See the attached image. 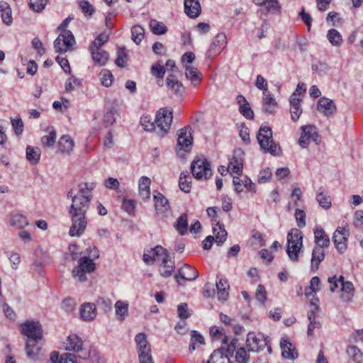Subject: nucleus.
I'll return each instance as SVG.
<instances>
[{"label": "nucleus", "instance_id": "obj_62", "mask_svg": "<svg viewBox=\"0 0 363 363\" xmlns=\"http://www.w3.org/2000/svg\"><path fill=\"white\" fill-rule=\"evenodd\" d=\"M80 86L81 80L72 76L66 82L65 89L67 91H72Z\"/></svg>", "mask_w": 363, "mask_h": 363}, {"label": "nucleus", "instance_id": "obj_27", "mask_svg": "<svg viewBox=\"0 0 363 363\" xmlns=\"http://www.w3.org/2000/svg\"><path fill=\"white\" fill-rule=\"evenodd\" d=\"M135 342L138 345V356L151 353L150 346L145 333H140L136 335Z\"/></svg>", "mask_w": 363, "mask_h": 363}, {"label": "nucleus", "instance_id": "obj_17", "mask_svg": "<svg viewBox=\"0 0 363 363\" xmlns=\"http://www.w3.org/2000/svg\"><path fill=\"white\" fill-rule=\"evenodd\" d=\"M254 2L259 6H264V9H259V12L264 15L269 12L277 13L281 10L278 0H254Z\"/></svg>", "mask_w": 363, "mask_h": 363}, {"label": "nucleus", "instance_id": "obj_39", "mask_svg": "<svg viewBox=\"0 0 363 363\" xmlns=\"http://www.w3.org/2000/svg\"><path fill=\"white\" fill-rule=\"evenodd\" d=\"M140 123L145 130L149 132L154 131L157 133V127L155 118L153 119L150 116H143L140 118Z\"/></svg>", "mask_w": 363, "mask_h": 363}, {"label": "nucleus", "instance_id": "obj_56", "mask_svg": "<svg viewBox=\"0 0 363 363\" xmlns=\"http://www.w3.org/2000/svg\"><path fill=\"white\" fill-rule=\"evenodd\" d=\"M126 57L127 53L125 52V48H119L117 51V58L115 60L116 65L121 68L125 67L126 65L125 60Z\"/></svg>", "mask_w": 363, "mask_h": 363}, {"label": "nucleus", "instance_id": "obj_4", "mask_svg": "<svg viewBox=\"0 0 363 363\" xmlns=\"http://www.w3.org/2000/svg\"><path fill=\"white\" fill-rule=\"evenodd\" d=\"M173 118V111L171 108H160L156 113L157 135L162 138L167 135L171 127Z\"/></svg>", "mask_w": 363, "mask_h": 363}, {"label": "nucleus", "instance_id": "obj_63", "mask_svg": "<svg viewBox=\"0 0 363 363\" xmlns=\"http://www.w3.org/2000/svg\"><path fill=\"white\" fill-rule=\"evenodd\" d=\"M239 111L247 119H253L254 113L250 108L249 103H246L244 106H240Z\"/></svg>", "mask_w": 363, "mask_h": 363}, {"label": "nucleus", "instance_id": "obj_52", "mask_svg": "<svg viewBox=\"0 0 363 363\" xmlns=\"http://www.w3.org/2000/svg\"><path fill=\"white\" fill-rule=\"evenodd\" d=\"M308 318L310 321V323L308 326L307 333L308 335H312L313 331L315 328H320L321 327V324L320 322L315 320V313L313 310L310 311L308 313Z\"/></svg>", "mask_w": 363, "mask_h": 363}, {"label": "nucleus", "instance_id": "obj_15", "mask_svg": "<svg viewBox=\"0 0 363 363\" xmlns=\"http://www.w3.org/2000/svg\"><path fill=\"white\" fill-rule=\"evenodd\" d=\"M226 36L223 33H218L213 39L208 52L207 55L209 57L219 54L222 49L226 45Z\"/></svg>", "mask_w": 363, "mask_h": 363}, {"label": "nucleus", "instance_id": "obj_25", "mask_svg": "<svg viewBox=\"0 0 363 363\" xmlns=\"http://www.w3.org/2000/svg\"><path fill=\"white\" fill-rule=\"evenodd\" d=\"M263 111L269 114L274 113L277 108V103L273 95L270 92H263Z\"/></svg>", "mask_w": 363, "mask_h": 363}, {"label": "nucleus", "instance_id": "obj_16", "mask_svg": "<svg viewBox=\"0 0 363 363\" xmlns=\"http://www.w3.org/2000/svg\"><path fill=\"white\" fill-rule=\"evenodd\" d=\"M243 152L240 150H235L234 152L233 156L228 164V170L230 173H236L240 174L242 172L243 168Z\"/></svg>", "mask_w": 363, "mask_h": 363}, {"label": "nucleus", "instance_id": "obj_44", "mask_svg": "<svg viewBox=\"0 0 363 363\" xmlns=\"http://www.w3.org/2000/svg\"><path fill=\"white\" fill-rule=\"evenodd\" d=\"M117 113V108L115 106L111 105L107 108V111L104 114V125L108 127L111 125L116 121V114Z\"/></svg>", "mask_w": 363, "mask_h": 363}, {"label": "nucleus", "instance_id": "obj_50", "mask_svg": "<svg viewBox=\"0 0 363 363\" xmlns=\"http://www.w3.org/2000/svg\"><path fill=\"white\" fill-rule=\"evenodd\" d=\"M203 345L204 344L203 337L197 333L196 330L191 331V340L189 345V352H192L196 350V344Z\"/></svg>", "mask_w": 363, "mask_h": 363}, {"label": "nucleus", "instance_id": "obj_10", "mask_svg": "<svg viewBox=\"0 0 363 363\" xmlns=\"http://www.w3.org/2000/svg\"><path fill=\"white\" fill-rule=\"evenodd\" d=\"M65 350L78 353V357L86 359L89 357L90 351L83 347L82 340L76 335H70L65 342Z\"/></svg>", "mask_w": 363, "mask_h": 363}, {"label": "nucleus", "instance_id": "obj_29", "mask_svg": "<svg viewBox=\"0 0 363 363\" xmlns=\"http://www.w3.org/2000/svg\"><path fill=\"white\" fill-rule=\"evenodd\" d=\"M74 142L70 136L62 135L58 142V150L63 154H69L74 148Z\"/></svg>", "mask_w": 363, "mask_h": 363}, {"label": "nucleus", "instance_id": "obj_60", "mask_svg": "<svg viewBox=\"0 0 363 363\" xmlns=\"http://www.w3.org/2000/svg\"><path fill=\"white\" fill-rule=\"evenodd\" d=\"M218 225L219 227L220 231H218V233L216 235L214 240L216 241L217 245L220 246L225 241L228 234L223 226H222L219 223H218Z\"/></svg>", "mask_w": 363, "mask_h": 363}, {"label": "nucleus", "instance_id": "obj_59", "mask_svg": "<svg viewBox=\"0 0 363 363\" xmlns=\"http://www.w3.org/2000/svg\"><path fill=\"white\" fill-rule=\"evenodd\" d=\"M255 298L257 301H259L262 305L265 303L267 300V292L263 285H258L255 294Z\"/></svg>", "mask_w": 363, "mask_h": 363}, {"label": "nucleus", "instance_id": "obj_57", "mask_svg": "<svg viewBox=\"0 0 363 363\" xmlns=\"http://www.w3.org/2000/svg\"><path fill=\"white\" fill-rule=\"evenodd\" d=\"M250 356L244 347L238 348L235 352L236 363H247Z\"/></svg>", "mask_w": 363, "mask_h": 363}, {"label": "nucleus", "instance_id": "obj_5", "mask_svg": "<svg viewBox=\"0 0 363 363\" xmlns=\"http://www.w3.org/2000/svg\"><path fill=\"white\" fill-rule=\"evenodd\" d=\"M192 175L196 179L207 180L212 176L210 162L203 156L196 157L191 164Z\"/></svg>", "mask_w": 363, "mask_h": 363}, {"label": "nucleus", "instance_id": "obj_53", "mask_svg": "<svg viewBox=\"0 0 363 363\" xmlns=\"http://www.w3.org/2000/svg\"><path fill=\"white\" fill-rule=\"evenodd\" d=\"M56 138V132L54 130H52L48 135H44L41 138V143L45 147H50L54 145Z\"/></svg>", "mask_w": 363, "mask_h": 363}, {"label": "nucleus", "instance_id": "obj_46", "mask_svg": "<svg viewBox=\"0 0 363 363\" xmlns=\"http://www.w3.org/2000/svg\"><path fill=\"white\" fill-rule=\"evenodd\" d=\"M327 38L333 46L339 47L342 43V35L335 29L329 30L327 34Z\"/></svg>", "mask_w": 363, "mask_h": 363}, {"label": "nucleus", "instance_id": "obj_26", "mask_svg": "<svg viewBox=\"0 0 363 363\" xmlns=\"http://www.w3.org/2000/svg\"><path fill=\"white\" fill-rule=\"evenodd\" d=\"M151 180L147 177H142L138 183L139 195L140 198L144 200H149L150 199V186Z\"/></svg>", "mask_w": 363, "mask_h": 363}, {"label": "nucleus", "instance_id": "obj_38", "mask_svg": "<svg viewBox=\"0 0 363 363\" xmlns=\"http://www.w3.org/2000/svg\"><path fill=\"white\" fill-rule=\"evenodd\" d=\"M325 252L323 247H315L312 253L311 267L317 269L319 264L324 259Z\"/></svg>", "mask_w": 363, "mask_h": 363}, {"label": "nucleus", "instance_id": "obj_13", "mask_svg": "<svg viewBox=\"0 0 363 363\" xmlns=\"http://www.w3.org/2000/svg\"><path fill=\"white\" fill-rule=\"evenodd\" d=\"M348 235V230L340 227L337 228L333 233V241L335 247L340 253L345 252L346 250V242Z\"/></svg>", "mask_w": 363, "mask_h": 363}, {"label": "nucleus", "instance_id": "obj_9", "mask_svg": "<svg viewBox=\"0 0 363 363\" xmlns=\"http://www.w3.org/2000/svg\"><path fill=\"white\" fill-rule=\"evenodd\" d=\"M75 40L72 33L64 29L54 42L56 52L64 53L72 50Z\"/></svg>", "mask_w": 363, "mask_h": 363}, {"label": "nucleus", "instance_id": "obj_45", "mask_svg": "<svg viewBox=\"0 0 363 363\" xmlns=\"http://www.w3.org/2000/svg\"><path fill=\"white\" fill-rule=\"evenodd\" d=\"M175 227L180 235H184L187 233L188 222L187 215L186 213H182L178 218Z\"/></svg>", "mask_w": 363, "mask_h": 363}, {"label": "nucleus", "instance_id": "obj_22", "mask_svg": "<svg viewBox=\"0 0 363 363\" xmlns=\"http://www.w3.org/2000/svg\"><path fill=\"white\" fill-rule=\"evenodd\" d=\"M89 51L93 61L99 66H104L108 61L109 55L104 50L94 46L89 47Z\"/></svg>", "mask_w": 363, "mask_h": 363}, {"label": "nucleus", "instance_id": "obj_61", "mask_svg": "<svg viewBox=\"0 0 363 363\" xmlns=\"http://www.w3.org/2000/svg\"><path fill=\"white\" fill-rule=\"evenodd\" d=\"M109 38V35L106 33H101L98 35V37L95 39L94 41L91 43L90 47L96 46L97 48H101V46L108 41Z\"/></svg>", "mask_w": 363, "mask_h": 363}, {"label": "nucleus", "instance_id": "obj_14", "mask_svg": "<svg viewBox=\"0 0 363 363\" xmlns=\"http://www.w3.org/2000/svg\"><path fill=\"white\" fill-rule=\"evenodd\" d=\"M303 133L301 135L298 143L303 147H307L311 140L316 141L318 133L315 128L313 125H306L302 127Z\"/></svg>", "mask_w": 363, "mask_h": 363}, {"label": "nucleus", "instance_id": "obj_7", "mask_svg": "<svg viewBox=\"0 0 363 363\" xmlns=\"http://www.w3.org/2000/svg\"><path fill=\"white\" fill-rule=\"evenodd\" d=\"M177 144L175 148L177 154L184 157V152H189L193 144V137L190 127H184L177 131Z\"/></svg>", "mask_w": 363, "mask_h": 363}, {"label": "nucleus", "instance_id": "obj_36", "mask_svg": "<svg viewBox=\"0 0 363 363\" xmlns=\"http://www.w3.org/2000/svg\"><path fill=\"white\" fill-rule=\"evenodd\" d=\"M26 159L30 164H36L39 162L41 150L38 147L28 146L26 151Z\"/></svg>", "mask_w": 363, "mask_h": 363}, {"label": "nucleus", "instance_id": "obj_6", "mask_svg": "<svg viewBox=\"0 0 363 363\" xmlns=\"http://www.w3.org/2000/svg\"><path fill=\"white\" fill-rule=\"evenodd\" d=\"M94 270L95 264L93 259L84 256L79 259L78 264L72 269V274L76 281L82 283L87 280L86 274Z\"/></svg>", "mask_w": 363, "mask_h": 363}, {"label": "nucleus", "instance_id": "obj_48", "mask_svg": "<svg viewBox=\"0 0 363 363\" xmlns=\"http://www.w3.org/2000/svg\"><path fill=\"white\" fill-rule=\"evenodd\" d=\"M191 181L187 172H182L179 177V188L182 191L189 193L191 191Z\"/></svg>", "mask_w": 363, "mask_h": 363}, {"label": "nucleus", "instance_id": "obj_30", "mask_svg": "<svg viewBox=\"0 0 363 363\" xmlns=\"http://www.w3.org/2000/svg\"><path fill=\"white\" fill-rule=\"evenodd\" d=\"M40 341H26L25 350L27 357L32 359L36 360L40 352L41 347L39 345Z\"/></svg>", "mask_w": 363, "mask_h": 363}, {"label": "nucleus", "instance_id": "obj_18", "mask_svg": "<svg viewBox=\"0 0 363 363\" xmlns=\"http://www.w3.org/2000/svg\"><path fill=\"white\" fill-rule=\"evenodd\" d=\"M317 109L325 116H330L336 112V106L333 100L322 97L318 101Z\"/></svg>", "mask_w": 363, "mask_h": 363}, {"label": "nucleus", "instance_id": "obj_37", "mask_svg": "<svg viewBox=\"0 0 363 363\" xmlns=\"http://www.w3.org/2000/svg\"><path fill=\"white\" fill-rule=\"evenodd\" d=\"M0 12L1 18L6 26H11L12 23V12L9 4L6 1H0Z\"/></svg>", "mask_w": 363, "mask_h": 363}, {"label": "nucleus", "instance_id": "obj_58", "mask_svg": "<svg viewBox=\"0 0 363 363\" xmlns=\"http://www.w3.org/2000/svg\"><path fill=\"white\" fill-rule=\"evenodd\" d=\"M294 216L297 223V225L299 228H304L306 225V215L303 210L296 209Z\"/></svg>", "mask_w": 363, "mask_h": 363}, {"label": "nucleus", "instance_id": "obj_2", "mask_svg": "<svg viewBox=\"0 0 363 363\" xmlns=\"http://www.w3.org/2000/svg\"><path fill=\"white\" fill-rule=\"evenodd\" d=\"M257 139L261 150L264 152H269L273 155H279L281 148L274 142L272 130L269 126L262 125L260 127L257 135Z\"/></svg>", "mask_w": 363, "mask_h": 363}, {"label": "nucleus", "instance_id": "obj_1", "mask_svg": "<svg viewBox=\"0 0 363 363\" xmlns=\"http://www.w3.org/2000/svg\"><path fill=\"white\" fill-rule=\"evenodd\" d=\"M96 185L94 182H85L79 184V191L73 195L71 189L67 193V197L72 199V204L69 208L72 225L69 234L72 237H79L86 230L87 220L86 213L89 208L92 199V190Z\"/></svg>", "mask_w": 363, "mask_h": 363}, {"label": "nucleus", "instance_id": "obj_33", "mask_svg": "<svg viewBox=\"0 0 363 363\" xmlns=\"http://www.w3.org/2000/svg\"><path fill=\"white\" fill-rule=\"evenodd\" d=\"M207 362L209 363H229L230 358L228 354L224 353L223 348L222 347L220 349L214 350Z\"/></svg>", "mask_w": 363, "mask_h": 363}, {"label": "nucleus", "instance_id": "obj_32", "mask_svg": "<svg viewBox=\"0 0 363 363\" xmlns=\"http://www.w3.org/2000/svg\"><path fill=\"white\" fill-rule=\"evenodd\" d=\"M315 242L316 247H328L330 245V239L321 227L316 228L314 231Z\"/></svg>", "mask_w": 363, "mask_h": 363}, {"label": "nucleus", "instance_id": "obj_20", "mask_svg": "<svg viewBox=\"0 0 363 363\" xmlns=\"http://www.w3.org/2000/svg\"><path fill=\"white\" fill-rule=\"evenodd\" d=\"M81 318L84 321H91L95 319L97 315L96 304L93 303H84L79 310Z\"/></svg>", "mask_w": 363, "mask_h": 363}, {"label": "nucleus", "instance_id": "obj_41", "mask_svg": "<svg viewBox=\"0 0 363 363\" xmlns=\"http://www.w3.org/2000/svg\"><path fill=\"white\" fill-rule=\"evenodd\" d=\"M342 298L345 301L350 302L354 296V286L352 282L346 281L342 286Z\"/></svg>", "mask_w": 363, "mask_h": 363}, {"label": "nucleus", "instance_id": "obj_43", "mask_svg": "<svg viewBox=\"0 0 363 363\" xmlns=\"http://www.w3.org/2000/svg\"><path fill=\"white\" fill-rule=\"evenodd\" d=\"M316 201L320 206L325 210L331 207L332 202L330 196L325 194L323 191H320L316 194Z\"/></svg>", "mask_w": 363, "mask_h": 363}, {"label": "nucleus", "instance_id": "obj_8", "mask_svg": "<svg viewBox=\"0 0 363 363\" xmlns=\"http://www.w3.org/2000/svg\"><path fill=\"white\" fill-rule=\"evenodd\" d=\"M21 331L27 337L26 341H40L43 338V328L38 321L26 320L21 325Z\"/></svg>", "mask_w": 363, "mask_h": 363}, {"label": "nucleus", "instance_id": "obj_34", "mask_svg": "<svg viewBox=\"0 0 363 363\" xmlns=\"http://www.w3.org/2000/svg\"><path fill=\"white\" fill-rule=\"evenodd\" d=\"M116 315L120 321H123L128 315V303L118 301L115 303Z\"/></svg>", "mask_w": 363, "mask_h": 363}, {"label": "nucleus", "instance_id": "obj_31", "mask_svg": "<svg viewBox=\"0 0 363 363\" xmlns=\"http://www.w3.org/2000/svg\"><path fill=\"white\" fill-rule=\"evenodd\" d=\"M179 275L181 278L188 280L194 281L198 278L199 272L193 267L189 264H184L179 271Z\"/></svg>", "mask_w": 363, "mask_h": 363}, {"label": "nucleus", "instance_id": "obj_28", "mask_svg": "<svg viewBox=\"0 0 363 363\" xmlns=\"http://www.w3.org/2000/svg\"><path fill=\"white\" fill-rule=\"evenodd\" d=\"M152 254L158 257L157 261H161V267L168 268V266H174L173 263L169 264V255L167 250L162 246H157L152 249Z\"/></svg>", "mask_w": 363, "mask_h": 363}, {"label": "nucleus", "instance_id": "obj_24", "mask_svg": "<svg viewBox=\"0 0 363 363\" xmlns=\"http://www.w3.org/2000/svg\"><path fill=\"white\" fill-rule=\"evenodd\" d=\"M281 354L285 359H294L298 357V352L295 346L286 340H282L280 342Z\"/></svg>", "mask_w": 363, "mask_h": 363}, {"label": "nucleus", "instance_id": "obj_64", "mask_svg": "<svg viewBox=\"0 0 363 363\" xmlns=\"http://www.w3.org/2000/svg\"><path fill=\"white\" fill-rule=\"evenodd\" d=\"M80 7L85 15L91 16L94 13V8L88 1H82L79 3Z\"/></svg>", "mask_w": 363, "mask_h": 363}, {"label": "nucleus", "instance_id": "obj_42", "mask_svg": "<svg viewBox=\"0 0 363 363\" xmlns=\"http://www.w3.org/2000/svg\"><path fill=\"white\" fill-rule=\"evenodd\" d=\"M99 79L101 84L105 87L111 86L113 82V76L111 72L108 69H104L99 73Z\"/></svg>", "mask_w": 363, "mask_h": 363}, {"label": "nucleus", "instance_id": "obj_54", "mask_svg": "<svg viewBox=\"0 0 363 363\" xmlns=\"http://www.w3.org/2000/svg\"><path fill=\"white\" fill-rule=\"evenodd\" d=\"M48 0H30L29 7L35 12L40 13L45 7Z\"/></svg>", "mask_w": 363, "mask_h": 363}, {"label": "nucleus", "instance_id": "obj_51", "mask_svg": "<svg viewBox=\"0 0 363 363\" xmlns=\"http://www.w3.org/2000/svg\"><path fill=\"white\" fill-rule=\"evenodd\" d=\"M347 352L350 358L352 359L354 362L357 363L362 362L363 353L357 347L354 345L349 346Z\"/></svg>", "mask_w": 363, "mask_h": 363}, {"label": "nucleus", "instance_id": "obj_12", "mask_svg": "<svg viewBox=\"0 0 363 363\" xmlns=\"http://www.w3.org/2000/svg\"><path fill=\"white\" fill-rule=\"evenodd\" d=\"M153 200L157 214L161 215L162 217H167L170 210V205L167 199L160 192L155 191Z\"/></svg>", "mask_w": 363, "mask_h": 363}, {"label": "nucleus", "instance_id": "obj_3", "mask_svg": "<svg viewBox=\"0 0 363 363\" xmlns=\"http://www.w3.org/2000/svg\"><path fill=\"white\" fill-rule=\"evenodd\" d=\"M303 247L302 232L293 228L287 234L286 252L289 259L294 262L298 260V253Z\"/></svg>", "mask_w": 363, "mask_h": 363}, {"label": "nucleus", "instance_id": "obj_47", "mask_svg": "<svg viewBox=\"0 0 363 363\" xmlns=\"http://www.w3.org/2000/svg\"><path fill=\"white\" fill-rule=\"evenodd\" d=\"M152 32L155 35H164L167 31L166 26L162 23L152 19L150 22Z\"/></svg>", "mask_w": 363, "mask_h": 363}, {"label": "nucleus", "instance_id": "obj_49", "mask_svg": "<svg viewBox=\"0 0 363 363\" xmlns=\"http://www.w3.org/2000/svg\"><path fill=\"white\" fill-rule=\"evenodd\" d=\"M131 35L133 41L138 45L144 38L145 29L140 26H134L131 29Z\"/></svg>", "mask_w": 363, "mask_h": 363}, {"label": "nucleus", "instance_id": "obj_11", "mask_svg": "<svg viewBox=\"0 0 363 363\" xmlns=\"http://www.w3.org/2000/svg\"><path fill=\"white\" fill-rule=\"evenodd\" d=\"M269 340L263 335H256L254 332L247 334L246 340V346L248 351L259 352L267 346Z\"/></svg>", "mask_w": 363, "mask_h": 363}, {"label": "nucleus", "instance_id": "obj_21", "mask_svg": "<svg viewBox=\"0 0 363 363\" xmlns=\"http://www.w3.org/2000/svg\"><path fill=\"white\" fill-rule=\"evenodd\" d=\"M184 12L191 18H197L201 12L199 0H184Z\"/></svg>", "mask_w": 363, "mask_h": 363}, {"label": "nucleus", "instance_id": "obj_55", "mask_svg": "<svg viewBox=\"0 0 363 363\" xmlns=\"http://www.w3.org/2000/svg\"><path fill=\"white\" fill-rule=\"evenodd\" d=\"M10 224L11 225H16L20 228H23L24 226L28 224V220L26 216L23 215H15L13 216L10 220Z\"/></svg>", "mask_w": 363, "mask_h": 363}, {"label": "nucleus", "instance_id": "obj_40", "mask_svg": "<svg viewBox=\"0 0 363 363\" xmlns=\"http://www.w3.org/2000/svg\"><path fill=\"white\" fill-rule=\"evenodd\" d=\"M186 72V77L192 82L198 83L201 80V74L198 71L197 68L190 65H184Z\"/></svg>", "mask_w": 363, "mask_h": 363}, {"label": "nucleus", "instance_id": "obj_19", "mask_svg": "<svg viewBox=\"0 0 363 363\" xmlns=\"http://www.w3.org/2000/svg\"><path fill=\"white\" fill-rule=\"evenodd\" d=\"M168 90L177 97H181L184 92V86L174 76L169 75L166 79Z\"/></svg>", "mask_w": 363, "mask_h": 363}, {"label": "nucleus", "instance_id": "obj_35", "mask_svg": "<svg viewBox=\"0 0 363 363\" xmlns=\"http://www.w3.org/2000/svg\"><path fill=\"white\" fill-rule=\"evenodd\" d=\"M230 286L228 280L225 279H220L216 284V289L218 292V298L219 300L225 301L228 296V289Z\"/></svg>", "mask_w": 363, "mask_h": 363}, {"label": "nucleus", "instance_id": "obj_23", "mask_svg": "<svg viewBox=\"0 0 363 363\" xmlns=\"http://www.w3.org/2000/svg\"><path fill=\"white\" fill-rule=\"evenodd\" d=\"M301 99L298 97H296V94L293 93L291 96L289 102H290V112L291 117L294 121H296L302 113V108L300 105Z\"/></svg>", "mask_w": 363, "mask_h": 363}]
</instances>
